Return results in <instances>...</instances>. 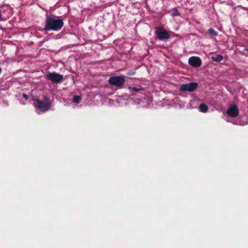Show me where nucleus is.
<instances>
[{
  "mask_svg": "<svg viewBox=\"0 0 248 248\" xmlns=\"http://www.w3.org/2000/svg\"><path fill=\"white\" fill-rule=\"evenodd\" d=\"M64 25L62 19H55L49 16L46 17L44 29L46 31H59Z\"/></svg>",
  "mask_w": 248,
  "mask_h": 248,
  "instance_id": "f257e3e1",
  "label": "nucleus"
},
{
  "mask_svg": "<svg viewBox=\"0 0 248 248\" xmlns=\"http://www.w3.org/2000/svg\"><path fill=\"white\" fill-rule=\"evenodd\" d=\"M81 100V97L79 95H74L73 102L75 103H79Z\"/></svg>",
  "mask_w": 248,
  "mask_h": 248,
  "instance_id": "ddd939ff",
  "label": "nucleus"
},
{
  "mask_svg": "<svg viewBox=\"0 0 248 248\" xmlns=\"http://www.w3.org/2000/svg\"><path fill=\"white\" fill-rule=\"evenodd\" d=\"M125 82V77L124 76H112L108 80V83L110 85L118 89H122Z\"/></svg>",
  "mask_w": 248,
  "mask_h": 248,
  "instance_id": "f03ea898",
  "label": "nucleus"
},
{
  "mask_svg": "<svg viewBox=\"0 0 248 248\" xmlns=\"http://www.w3.org/2000/svg\"><path fill=\"white\" fill-rule=\"evenodd\" d=\"M212 60L216 62H220L223 60V57L220 55H217L212 57Z\"/></svg>",
  "mask_w": 248,
  "mask_h": 248,
  "instance_id": "9d476101",
  "label": "nucleus"
},
{
  "mask_svg": "<svg viewBox=\"0 0 248 248\" xmlns=\"http://www.w3.org/2000/svg\"><path fill=\"white\" fill-rule=\"evenodd\" d=\"M1 12L0 10V20H1Z\"/></svg>",
  "mask_w": 248,
  "mask_h": 248,
  "instance_id": "f3484780",
  "label": "nucleus"
},
{
  "mask_svg": "<svg viewBox=\"0 0 248 248\" xmlns=\"http://www.w3.org/2000/svg\"><path fill=\"white\" fill-rule=\"evenodd\" d=\"M136 73V72L135 71H129L127 72V75L128 76H133Z\"/></svg>",
  "mask_w": 248,
  "mask_h": 248,
  "instance_id": "2eb2a0df",
  "label": "nucleus"
},
{
  "mask_svg": "<svg viewBox=\"0 0 248 248\" xmlns=\"http://www.w3.org/2000/svg\"><path fill=\"white\" fill-rule=\"evenodd\" d=\"M180 15V13L178 12L176 8H174L172 9V13L171 16L173 17L176 16H179Z\"/></svg>",
  "mask_w": 248,
  "mask_h": 248,
  "instance_id": "f8f14e48",
  "label": "nucleus"
},
{
  "mask_svg": "<svg viewBox=\"0 0 248 248\" xmlns=\"http://www.w3.org/2000/svg\"><path fill=\"white\" fill-rule=\"evenodd\" d=\"M188 63L192 67L198 68L202 65V61L199 57L193 56L189 59Z\"/></svg>",
  "mask_w": 248,
  "mask_h": 248,
  "instance_id": "0eeeda50",
  "label": "nucleus"
},
{
  "mask_svg": "<svg viewBox=\"0 0 248 248\" xmlns=\"http://www.w3.org/2000/svg\"><path fill=\"white\" fill-rule=\"evenodd\" d=\"M208 32L209 34L214 36H216L217 35L218 33L217 31H216L214 29L210 28L208 30Z\"/></svg>",
  "mask_w": 248,
  "mask_h": 248,
  "instance_id": "4468645a",
  "label": "nucleus"
},
{
  "mask_svg": "<svg viewBox=\"0 0 248 248\" xmlns=\"http://www.w3.org/2000/svg\"><path fill=\"white\" fill-rule=\"evenodd\" d=\"M37 107L41 111H46L50 109L51 108V102L50 99L45 96L43 101L36 99Z\"/></svg>",
  "mask_w": 248,
  "mask_h": 248,
  "instance_id": "7ed1b4c3",
  "label": "nucleus"
},
{
  "mask_svg": "<svg viewBox=\"0 0 248 248\" xmlns=\"http://www.w3.org/2000/svg\"><path fill=\"white\" fill-rule=\"evenodd\" d=\"M198 87V84L196 82H190L187 84H182L180 88L181 92H192L195 91Z\"/></svg>",
  "mask_w": 248,
  "mask_h": 248,
  "instance_id": "423d86ee",
  "label": "nucleus"
},
{
  "mask_svg": "<svg viewBox=\"0 0 248 248\" xmlns=\"http://www.w3.org/2000/svg\"><path fill=\"white\" fill-rule=\"evenodd\" d=\"M155 34L160 40H166L170 38V35L168 31L162 27L156 28Z\"/></svg>",
  "mask_w": 248,
  "mask_h": 248,
  "instance_id": "39448f33",
  "label": "nucleus"
},
{
  "mask_svg": "<svg viewBox=\"0 0 248 248\" xmlns=\"http://www.w3.org/2000/svg\"><path fill=\"white\" fill-rule=\"evenodd\" d=\"M128 89L130 90H131L132 92L134 91L136 92H139L141 91H144V89L143 88L140 87V88H137V87H132L131 86L128 87Z\"/></svg>",
  "mask_w": 248,
  "mask_h": 248,
  "instance_id": "9b49d317",
  "label": "nucleus"
},
{
  "mask_svg": "<svg viewBox=\"0 0 248 248\" xmlns=\"http://www.w3.org/2000/svg\"><path fill=\"white\" fill-rule=\"evenodd\" d=\"M247 50L248 51V49H247Z\"/></svg>",
  "mask_w": 248,
  "mask_h": 248,
  "instance_id": "6ab92c4d",
  "label": "nucleus"
},
{
  "mask_svg": "<svg viewBox=\"0 0 248 248\" xmlns=\"http://www.w3.org/2000/svg\"><path fill=\"white\" fill-rule=\"evenodd\" d=\"M200 111L202 112H206L208 110L207 106L204 104H202L199 106Z\"/></svg>",
  "mask_w": 248,
  "mask_h": 248,
  "instance_id": "1a4fd4ad",
  "label": "nucleus"
},
{
  "mask_svg": "<svg viewBox=\"0 0 248 248\" xmlns=\"http://www.w3.org/2000/svg\"><path fill=\"white\" fill-rule=\"evenodd\" d=\"M227 114L232 117H236L238 114V109L236 105H231L227 110Z\"/></svg>",
  "mask_w": 248,
  "mask_h": 248,
  "instance_id": "6e6552de",
  "label": "nucleus"
},
{
  "mask_svg": "<svg viewBox=\"0 0 248 248\" xmlns=\"http://www.w3.org/2000/svg\"><path fill=\"white\" fill-rule=\"evenodd\" d=\"M1 68L0 67V74L1 73Z\"/></svg>",
  "mask_w": 248,
  "mask_h": 248,
  "instance_id": "a211bd4d",
  "label": "nucleus"
},
{
  "mask_svg": "<svg viewBox=\"0 0 248 248\" xmlns=\"http://www.w3.org/2000/svg\"><path fill=\"white\" fill-rule=\"evenodd\" d=\"M46 78L53 83H60L63 78V75L56 72L48 73Z\"/></svg>",
  "mask_w": 248,
  "mask_h": 248,
  "instance_id": "20e7f679",
  "label": "nucleus"
},
{
  "mask_svg": "<svg viewBox=\"0 0 248 248\" xmlns=\"http://www.w3.org/2000/svg\"><path fill=\"white\" fill-rule=\"evenodd\" d=\"M22 96H23V97L24 98H25L26 100H27V99L29 98L28 95H27V94H25V93H23V94H22Z\"/></svg>",
  "mask_w": 248,
  "mask_h": 248,
  "instance_id": "dca6fc26",
  "label": "nucleus"
}]
</instances>
